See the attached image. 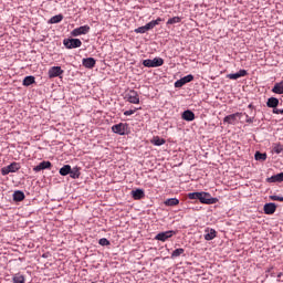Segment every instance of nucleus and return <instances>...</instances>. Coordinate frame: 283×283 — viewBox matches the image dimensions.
Instances as JSON below:
<instances>
[{"label": "nucleus", "instance_id": "f257e3e1", "mask_svg": "<svg viewBox=\"0 0 283 283\" xmlns=\"http://www.w3.org/2000/svg\"><path fill=\"white\" fill-rule=\"evenodd\" d=\"M112 132L118 134V136H125L129 133V125L126 123H119L112 126Z\"/></svg>", "mask_w": 283, "mask_h": 283}, {"label": "nucleus", "instance_id": "f03ea898", "mask_svg": "<svg viewBox=\"0 0 283 283\" xmlns=\"http://www.w3.org/2000/svg\"><path fill=\"white\" fill-rule=\"evenodd\" d=\"M199 201L202 205H216L218 202V198L211 197L209 192H199Z\"/></svg>", "mask_w": 283, "mask_h": 283}, {"label": "nucleus", "instance_id": "7ed1b4c3", "mask_svg": "<svg viewBox=\"0 0 283 283\" xmlns=\"http://www.w3.org/2000/svg\"><path fill=\"white\" fill-rule=\"evenodd\" d=\"M164 64H165V60H163L161 57H155L153 60L148 59L143 61L144 67H160Z\"/></svg>", "mask_w": 283, "mask_h": 283}, {"label": "nucleus", "instance_id": "20e7f679", "mask_svg": "<svg viewBox=\"0 0 283 283\" xmlns=\"http://www.w3.org/2000/svg\"><path fill=\"white\" fill-rule=\"evenodd\" d=\"M21 169L19 163H12L7 167L1 168L2 176H8V174H17Z\"/></svg>", "mask_w": 283, "mask_h": 283}, {"label": "nucleus", "instance_id": "39448f33", "mask_svg": "<svg viewBox=\"0 0 283 283\" xmlns=\"http://www.w3.org/2000/svg\"><path fill=\"white\" fill-rule=\"evenodd\" d=\"M63 44L67 50H74L75 48H81L83 45V42H81L80 39H65L63 41Z\"/></svg>", "mask_w": 283, "mask_h": 283}, {"label": "nucleus", "instance_id": "423d86ee", "mask_svg": "<svg viewBox=\"0 0 283 283\" xmlns=\"http://www.w3.org/2000/svg\"><path fill=\"white\" fill-rule=\"evenodd\" d=\"M176 232L174 230L165 231V232H159L156 237L155 240H159V242H166V240H169V238H172Z\"/></svg>", "mask_w": 283, "mask_h": 283}, {"label": "nucleus", "instance_id": "0eeeda50", "mask_svg": "<svg viewBox=\"0 0 283 283\" xmlns=\"http://www.w3.org/2000/svg\"><path fill=\"white\" fill-rule=\"evenodd\" d=\"M126 98L128 103H132L133 105H138V103H140V97L136 91H129V93L126 95Z\"/></svg>", "mask_w": 283, "mask_h": 283}, {"label": "nucleus", "instance_id": "6e6552de", "mask_svg": "<svg viewBox=\"0 0 283 283\" xmlns=\"http://www.w3.org/2000/svg\"><path fill=\"white\" fill-rule=\"evenodd\" d=\"M90 32V25H82L74 29L71 34L72 36H81V34H87Z\"/></svg>", "mask_w": 283, "mask_h": 283}, {"label": "nucleus", "instance_id": "1a4fd4ad", "mask_svg": "<svg viewBox=\"0 0 283 283\" xmlns=\"http://www.w3.org/2000/svg\"><path fill=\"white\" fill-rule=\"evenodd\" d=\"M238 116H242V113H234L226 116L223 118V123H227V125H235V123L238 122Z\"/></svg>", "mask_w": 283, "mask_h": 283}, {"label": "nucleus", "instance_id": "9d476101", "mask_svg": "<svg viewBox=\"0 0 283 283\" xmlns=\"http://www.w3.org/2000/svg\"><path fill=\"white\" fill-rule=\"evenodd\" d=\"M263 211L266 216H273V213L277 211V205L273 202L265 203L263 207Z\"/></svg>", "mask_w": 283, "mask_h": 283}, {"label": "nucleus", "instance_id": "9b49d317", "mask_svg": "<svg viewBox=\"0 0 283 283\" xmlns=\"http://www.w3.org/2000/svg\"><path fill=\"white\" fill-rule=\"evenodd\" d=\"M49 78H56V76H61L63 74V70L61 66H53L48 72Z\"/></svg>", "mask_w": 283, "mask_h": 283}, {"label": "nucleus", "instance_id": "f8f14e48", "mask_svg": "<svg viewBox=\"0 0 283 283\" xmlns=\"http://www.w3.org/2000/svg\"><path fill=\"white\" fill-rule=\"evenodd\" d=\"M248 72L247 70L242 69L237 73H230L227 75V78H230L231 81H238V78H242V76H247Z\"/></svg>", "mask_w": 283, "mask_h": 283}, {"label": "nucleus", "instance_id": "ddd939ff", "mask_svg": "<svg viewBox=\"0 0 283 283\" xmlns=\"http://www.w3.org/2000/svg\"><path fill=\"white\" fill-rule=\"evenodd\" d=\"M182 120H187L188 123H191V120H196V114L192 111H185L181 115Z\"/></svg>", "mask_w": 283, "mask_h": 283}, {"label": "nucleus", "instance_id": "4468645a", "mask_svg": "<svg viewBox=\"0 0 283 283\" xmlns=\"http://www.w3.org/2000/svg\"><path fill=\"white\" fill-rule=\"evenodd\" d=\"M51 167H52V163L41 161L38 166L33 168V171L39 172V171H43V169H50Z\"/></svg>", "mask_w": 283, "mask_h": 283}, {"label": "nucleus", "instance_id": "2eb2a0df", "mask_svg": "<svg viewBox=\"0 0 283 283\" xmlns=\"http://www.w3.org/2000/svg\"><path fill=\"white\" fill-rule=\"evenodd\" d=\"M82 65L84 67H87V70H92V67H94V65H96V60L94 57L83 59Z\"/></svg>", "mask_w": 283, "mask_h": 283}, {"label": "nucleus", "instance_id": "dca6fc26", "mask_svg": "<svg viewBox=\"0 0 283 283\" xmlns=\"http://www.w3.org/2000/svg\"><path fill=\"white\" fill-rule=\"evenodd\" d=\"M205 233H206L205 234V240H207V242L213 240L216 238V235H217L216 230L214 229H209V228H207L205 230Z\"/></svg>", "mask_w": 283, "mask_h": 283}, {"label": "nucleus", "instance_id": "f3484780", "mask_svg": "<svg viewBox=\"0 0 283 283\" xmlns=\"http://www.w3.org/2000/svg\"><path fill=\"white\" fill-rule=\"evenodd\" d=\"M132 196L134 200H143V198H145V190L143 189L133 190Z\"/></svg>", "mask_w": 283, "mask_h": 283}, {"label": "nucleus", "instance_id": "a211bd4d", "mask_svg": "<svg viewBox=\"0 0 283 283\" xmlns=\"http://www.w3.org/2000/svg\"><path fill=\"white\" fill-rule=\"evenodd\" d=\"M266 182H283V172L273 175L270 178H266Z\"/></svg>", "mask_w": 283, "mask_h": 283}, {"label": "nucleus", "instance_id": "6ab92c4d", "mask_svg": "<svg viewBox=\"0 0 283 283\" xmlns=\"http://www.w3.org/2000/svg\"><path fill=\"white\" fill-rule=\"evenodd\" d=\"M24 199H25V193H23V191L17 190L13 192V200L15 202H21Z\"/></svg>", "mask_w": 283, "mask_h": 283}, {"label": "nucleus", "instance_id": "aec40b11", "mask_svg": "<svg viewBox=\"0 0 283 283\" xmlns=\"http://www.w3.org/2000/svg\"><path fill=\"white\" fill-rule=\"evenodd\" d=\"M266 105L275 109V107L280 105V99H277V97H270L266 102Z\"/></svg>", "mask_w": 283, "mask_h": 283}, {"label": "nucleus", "instance_id": "412c9836", "mask_svg": "<svg viewBox=\"0 0 283 283\" xmlns=\"http://www.w3.org/2000/svg\"><path fill=\"white\" fill-rule=\"evenodd\" d=\"M70 178H73L76 180V178L81 177V170H78V167L71 168V171L69 172Z\"/></svg>", "mask_w": 283, "mask_h": 283}, {"label": "nucleus", "instance_id": "4be33fe9", "mask_svg": "<svg viewBox=\"0 0 283 283\" xmlns=\"http://www.w3.org/2000/svg\"><path fill=\"white\" fill-rule=\"evenodd\" d=\"M164 205H166V207H176V205H180V200H178L177 198H170L167 199Z\"/></svg>", "mask_w": 283, "mask_h": 283}, {"label": "nucleus", "instance_id": "5701e85b", "mask_svg": "<svg viewBox=\"0 0 283 283\" xmlns=\"http://www.w3.org/2000/svg\"><path fill=\"white\" fill-rule=\"evenodd\" d=\"M272 92L274 94H283V81L279 82L274 85V87L272 88Z\"/></svg>", "mask_w": 283, "mask_h": 283}, {"label": "nucleus", "instance_id": "b1692460", "mask_svg": "<svg viewBox=\"0 0 283 283\" xmlns=\"http://www.w3.org/2000/svg\"><path fill=\"white\" fill-rule=\"evenodd\" d=\"M71 170H72V166H70V165H64V166L60 169V176H69Z\"/></svg>", "mask_w": 283, "mask_h": 283}, {"label": "nucleus", "instance_id": "393cba45", "mask_svg": "<svg viewBox=\"0 0 283 283\" xmlns=\"http://www.w3.org/2000/svg\"><path fill=\"white\" fill-rule=\"evenodd\" d=\"M33 83H34V76H32V75H29V76L24 77V80H23V85L25 87H30V85H33Z\"/></svg>", "mask_w": 283, "mask_h": 283}, {"label": "nucleus", "instance_id": "a878e982", "mask_svg": "<svg viewBox=\"0 0 283 283\" xmlns=\"http://www.w3.org/2000/svg\"><path fill=\"white\" fill-rule=\"evenodd\" d=\"M63 21V14H57L53 15L50 20L49 23H61Z\"/></svg>", "mask_w": 283, "mask_h": 283}, {"label": "nucleus", "instance_id": "bb28decb", "mask_svg": "<svg viewBox=\"0 0 283 283\" xmlns=\"http://www.w3.org/2000/svg\"><path fill=\"white\" fill-rule=\"evenodd\" d=\"M180 21H182V18L174 17V18L168 19L167 25H175V23H180Z\"/></svg>", "mask_w": 283, "mask_h": 283}, {"label": "nucleus", "instance_id": "cd10ccee", "mask_svg": "<svg viewBox=\"0 0 283 283\" xmlns=\"http://www.w3.org/2000/svg\"><path fill=\"white\" fill-rule=\"evenodd\" d=\"M182 253H185V249L178 248L175 251H172L171 258H180V255H182Z\"/></svg>", "mask_w": 283, "mask_h": 283}, {"label": "nucleus", "instance_id": "c85d7f7f", "mask_svg": "<svg viewBox=\"0 0 283 283\" xmlns=\"http://www.w3.org/2000/svg\"><path fill=\"white\" fill-rule=\"evenodd\" d=\"M255 160H266V153L256 151L254 155Z\"/></svg>", "mask_w": 283, "mask_h": 283}, {"label": "nucleus", "instance_id": "c756f323", "mask_svg": "<svg viewBox=\"0 0 283 283\" xmlns=\"http://www.w3.org/2000/svg\"><path fill=\"white\" fill-rule=\"evenodd\" d=\"M13 283H25V277L21 274L13 276Z\"/></svg>", "mask_w": 283, "mask_h": 283}, {"label": "nucleus", "instance_id": "7c9ffc66", "mask_svg": "<svg viewBox=\"0 0 283 283\" xmlns=\"http://www.w3.org/2000/svg\"><path fill=\"white\" fill-rule=\"evenodd\" d=\"M145 32H148L146 24L144 27H139V28L135 29L136 34H145Z\"/></svg>", "mask_w": 283, "mask_h": 283}, {"label": "nucleus", "instance_id": "2f4dec72", "mask_svg": "<svg viewBox=\"0 0 283 283\" xmlns=\"http://www.w3.org/2000/svg\"><path fill=\"white\" fill-rule=\"evenodd\" d=\"M188 198L190 200H199L200 199V192H190V193H188Z\"/></svg>", "mask_w": 283, "mask_h": 283}, {"label": "nucleus", "instance_id": "473e14b6", "mask_svg": "<svg viewBox=\"0 0 283 283\" xmlns=\"http://www.w3.org/2000/svg\"><path fill=\"white\" fill-rule=\"evenodd\" d=\"M98 244H101V247H109V240L102 238L99 239Z\"/></svg>", "mask_w": 283, "mask_h": 283}, {"label": "nucleus", "instance_id": "72a5a7b5", "mask_svg": "<svg viewBox=\"0 0 283 283\" xmlns=\"http://www.w3.org/2000/svg\"><path fill=\"white\" fill-rule=\"evenodd\" d=\"M154 145H156V147H160L161 145H165V139H161V138H156L154 140Z\"/></svg>", "mask_w": 283, "mask_h": 283}, {"label": "nucleus", "instance_id": "f704fd0d", "mask_svg": "<svg viewBox=\"0 0 283 283\" xmlns=\"http://www.w3.org/2000/svg\"><path fill=\"white\" fill-rule=\"evenodd\" d=\"M184 83H191V81H193V75L189 74L182 77Z\"/></svg>", "mask_w": 283, "mask_h": 283}, {"label": "nucleus", "instance_id": "c9c22d12", "mask_svg": "<svg viewBox=\"0 0 283 283\" xmlns=\"http://www.w3.org/2000/svg\"><path fill=\"white\" fill-rule=\"evenodd\" d=\"M282 151H283V146L280 145V144H276V145L274 146V153H275V154H282Z\"/></svg>", "mask_w": 283, "mask_h": 283}, {"label": "nucleus", "instance_id": "e433bc0d", "mask_svg": "<svg viewBox=\"0 0 283 283\" xmlns=\"http://www.w3.org/2000/svg\"><path fill=\"white\" fill-rule=\"evenodd\" d=\"M270 200H276L279 202H283V197H280L277 195L270 196Z\"/></svg>", "mask_w": 283, "mask_h": 283}, {"label": "nucleus", "instance_id": "4c0bfd02", "mask_svg": "<svg viewBox=\"0 0 283 283\" xmlns=\"http://www.w3.org/2000/svg\"><path fill=\"white\" fill-rule=\"evenodd\" d=\"M255 120V113L253 114L252 117H250L249 115H245V123H253Z\"/></svg>", "mask_w": 283, "mask_h": 283}, {"label": "nucleus", "instance_id": "58836bf2", "mask_svg": "<svg viewBox=\"0 0 283 283\" xmlns=\"http://www.w3.org/2000/svg\"><path fill=\"white\" fill-rule=\"evenodd\" d=\"M182 85H186L182 77L175 82V87H182Z\"/></svg>", "mask_w": 283, "mask_h": 283}, {"label": "nucleus", "instance_id": "ea45409f", "mask_svg": "<svg viewBox=\"0 0 283 283\" xmlns=\"http://www.w3.org/2000/svg\"><path fill=\"white\" fill-rule=\"evenodd\" d=\"M154 28H156V24H154V21H150L146 24V29L149 30H154Z\"/></svg>", "mask_w": 283, "mask_h": 283}, {"label": "nucleus", "instance_id": "a19ab883", "mask_svg": "<svg viewBox=\"0 0 283 283\" xmlns=\"http://www.w3.org/2000/svg\"><path fill=\"white\" fill-rule=\"evenodd\" d=\"M135 113H136V111L129 109V111L124 112V116H132Z\"/></svg>", "mask_w": 283, "mask_h": 283}, {"label": "nucleus", "instance_id": "79ce46f5", "mask_svg": "<svg viewBox=\"0 0 283 283\" xmlns=\"http://www.w3.org/2000/svg\"><path fill=\"white\" fill-rule=\"evenodd\" d=\"M161 21H163L161 18H157L156 20H153V23L156 27V25H160Z\"/></svg>", "mask_w": 283, "mask_h": 283}, {"label": "nucleus", "instance_id": "37998d69", "mask_svg": "<svg viewBox=\"0 0 283 283\" xmlns=\"http://www.w3.org/2000/svg\"><path fill=\"white\" fill-rule=\"evenodd\" d=\"M273 114H283V108H274Z\"/></svg>", "mask_w": 283, "mask_h": 283}, {"label": "nucleus", "instance_id": "c03bdc74", "mask_svg": "<svg viewBox=\"0 0 283 283\" xmlns=\"http://www.w3.org/2000/svg\"><path fill=\"white\" fill-rule=\"evenodd\" d=\"M249 109H253V104H249Z\"/></svg>", "mask_w": 283, "mask_h": 283}, {"label": "nucleus", "instance_id": "a18cd8bd", "mask_svg": "<svg viewBox=\"0 0 283 283\" xmlns=\"http://www.w3.org/2000/svg\"><path fill=\"white\" fill-rule=\"evenodd\" d=\"M277 277H282V272H280V273L277 274Z\"/></svg>", "mask_w": 283, "mask_h": 283}]
</instances>
